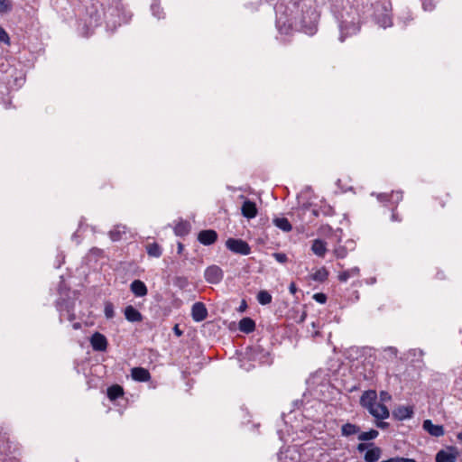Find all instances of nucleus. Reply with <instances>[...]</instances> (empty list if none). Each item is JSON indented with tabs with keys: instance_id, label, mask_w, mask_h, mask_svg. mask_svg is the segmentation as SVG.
Masks as SVG:
<instances>
[{
	"instance_id": "4",
	"label": "nucleus",
	"mask_w": 462,
	"mask_h": 462,
	"mask_svg": "<svg viewBox=\"0 0 462 462\" xmlns=\"http://www.w3.org/2000/svg\"><path fill=\"white\" fill-rule=\"evenodd\" d=\"M459 455V451L456 447L450 446L444 449H440L435 457L436 462H456Z\"/></svg>"
},
{
	"instance_id": "17",
	"label": "nucleus",
	"mask_w": 462,
	"mask_h": 462,
	"mask_svg": "<svg viewBox=\"0 0 462 462\" xmlns=\"http://www.w3.org/2000/svg\"><path fill=\"white\" fill-rule=\"evenodd\" d=\"M238 328L245 334L252 333L255 329V322L251 318H243L238 323Z\"/></svg>"
},
{
	"instance_id": "12",
	"label": "nucleus",
	"mask_w": 462,
	"mask_h": 462,
	"mask_svg": "<svg viewBox=\"0 0 462 462\" xmlns=\"http://www.w3.org/2000/svg\"><path fill=\"white\" fill-rule=\"evenodd\" d=\"M368 411L377 420H383L389 417V411L387 407L378 402L374 406L370 408Z\"/></svg>"
},
{
	"instance_id": "2",
	"label": "nucleus",
	"mask_w": 462,
	"mask_h": 462,
	"mask_svg": "<svg viewBox=\"0 0 462 462\" xmlns=\"http://www.w3.org/2000/svg\"><path fill=\"white\" fill-rule=\"evenodd\" d=\"M226 247L236 254L248 255L251 254V246L249 244L240 238H228L226 241Z\"/></svg>"
},
{
	"instance_id": "18",
	"label": "nucleus",
	"mask_w": 462,
	"mask_h": 462,
	"mask_svg": "<svg viewBox=\"0 0 462 462\" xmlns=\"http://www.w3.org/2000/svg\"><path fill=\"white\" fill-rule=\"evenodd\" d=\"M124 388L119 384H113L106 390L107 398L114 402L124 395Z\"/></svg>"
},
{
	"instance_id": "26",
	"label": "nucleus",
	"mask_w": 462,
	"mask_h": 462,
	"mask_svg": "<svg viewBox=\"0 0 462 462\" xmlns=\"http://www.w3.org/2000/svg\"><path fill=\"white\" fill-rule=\"evenodd\" d=\"M359 268L358 267H354V268H351V269H348V270H346L342 273H339L338 275V280L341 282H347V280L350 278V277H353V276H356L359 274Z\"/></svg>"
},
{
	"instance_id": "46",
	"label": "nucleus",
	"mask_w": 462,
	"mask_h": 462,
	"mask_svg": "<svg viewBox=\"0 0 462 462\" xmlns=\"http://www.w3.org/2000/svg\"><path fill=\"white\" fill-rule=\"evenodd\" d=\"M339 28H340V37H339V40L340 42H344L345 41V38H346V35L344 34V27H343V23H340L339 25Z\"/></svg>"
},
{
	"instance_id": "53",
	"label": "nucleus",
	"mask_w": 462,
	"mask_h": 462,
	"mask_svg": "<svg viewBox=\"0 0 462 462\" xmlns=\"http://www.w3.org/2000/svg\"><path fill=\"white\" fill-rule=\"evenodd\" d=\"M259 427H260V423L252 422V428H249L248 430H258Z\"/></svg>"
},
{
	"instance_id": "7",
	"label": "nucleus",
	"mask_w": 462,
	"mask_h": 462,
	"mask_svg": "<svg viewBox=\"0 0 462 462\" xmlns=\"http://www.w3.org/2000/svg\"><path fill=\"white\" fill-rule=\"evenodd\" d=\"M191 317L196 322H201L208 317V310L203 302H195L191 307Z\"/></svg>"
},
{
	"instance_id": "21",
	"label": "nucleus",
	"mask_w": 462,
	"mask_h": 462,
	"mask_svg": "<svg viewBox=\"0 0 462 462\" xmlns=\"http://www.w3.org/2000/svg\"><path fill=\"white\" fill-rule=\"evenodd\" d=\"M145 248H146V253L150 257L159 258L162 254V249L161 245L156 242L148 244L145 246Z\"/></svg>"
},
{
	"instance_id": "48",
	"label": "nucleus",
	"mask_w": 462,
	"mask_h": 462,
	"mask_svg": "<svg viewBox=\"0 0 462 462\" xmlns=\"http://www.w3.org/2000/svg\"><path fill=\"white\" fill-rule=\"evenodd\" d=\"M289 291H290V292H291V293H292V294H294V293L296 292L297 288H296V285H295L293 282H291V283L290 284V286H289Z\"/></svg>"
},
{
	"instance_id": "31",
	"label": "nucleus",
	"mask_w": 462,
	"mask_h": 462,
	"mask_svg": "<svg viewBox=\"0 0 462 462\" xmlns=\"http://www.w3.org/2000/svg\"><path fill=\"white\" fill-rule=\"evenodd\" d=\"M347 246L344 245H337L334 249V254L338 259H344L347 255Z\"/></svg>"
},
{
	"instance_id": "63",
	"label": "nucleus",
	"mask_w": 462,
	"mask_h": 462,
	"mask_svg": "<svg viewBox=\"0 0 462 462\" xmlns=\"http://www.w3.org/2000/svg\"><path fill=\"white\" fill-rule=\"evenodd\" d=\"M356 389V387H352L349 391L353 392Z\"/></svg>"
},
{
	"instance_id": "52",
	"label": "nucleus",
	"mask_w": 462,
	"mask_h": 462,
	"mask_svg": "<svg viewBox=\"0 0 462 462\" xmlns=\"http://www.w3.org/2000/svg\"><path fill=\"white\" fill-rule=\"evenodd\" d=\"M183 249H184V245H183V244H182V243H180V242H179V243H178V252H177V253H178L179 254H180L182 253Z\"/></svg>"
},
{
	"instance_id": "10",
	"label": "nucleus",
	"mask_w": 462,
	"mask_h": 462,
	"mask_svg": "<svg viewBox=\"0 0 462 462\" xmlns=\"http://www.w3.org/2000/svg\"><path fill=\"white\" fill-rule=\"evenodd\" d=\"M241 213L248 219L255 217L258 213L255 202L246 199L241 207Z\"/></svg>"
},
{
	"instance_id": "43",
	"label": "nucleus",
	"mask_w": 462,
	"mask_h": 462,
	"mask_svg": "<svg viewBox=\"0 0 462 462\" xmlns=\"http://www.w3.org/2000/svg\"><path fill=\"white\" fill-rule=\"evenodd\" d=\"M344 245L347 246L348 251H353L356 247V242L352 239H348L346 241Z\"/></svg>"
},
{
	"instance_id": "39",
	"label": "nucleus",
	"mask_w": 462,
	"mask_h": 462,
	"mask_svg": "<svg viewBox=\"0 0 462 462\" xmlns=\"http://www.w3.org/2000/svg\"><path fill=\"white\" fill-rule=\"evenodd\" d=\"M320 213L324 216H332L334 209L330 206H324L320 208Z\"/></svg>"
},
{
	"instance_id": "6",
	"label": "nucleus",
	"mask_w": 462,
	"mask_h": 462,
	"mask_svg": "<svg viewBox=\"0 0 462 462\" xmlns=\"http://www.w3.org/2000/svg\"><path fill=\"white\" fill-rule=\"evenodd\" d=\"M90 345L95 351L103 352L107 348V339L100 332H95L90 337Z\"/></svg>"
},
{
	"instance_id": "45",
	"label": "nucleus",
	"mask_w": 462,
	"mask_h": 462,
	"mask_svg": "<svg viewBox=\"0 0 462 462\" xmlns=\"http://www.w3.org/2000/svg\"><path fill=\"white\" fill-rule=\"evenodd\" d=\"M368 446H369L368 444H365V443H360V444H358V446H357V449H358L360 452H363V451H365V449H367V448H368Z\"/></svg>"
},
{
	"instance_id": "22",
	"label": "nucleus",
	"mask_w": 462,
	"mask_h": 462,
	"mask_svg": "<svg viewBox=\"0 0 462 462\" xmlns=\"http://www.w3.org/2000/svg\"><path fill=\"white\" fill-rule=\"evenodd\" d=\"M422 428L428 433H444L443 426L433 424L431 420H425L423 421Z\"/></svg>"
},
{
	"instance_id": "19",
	"label": "nucleus",
	"mask_w": 462,
	"mask_h": 462,
	"mask_svg": "<svg viewBox=\"0 0 462 462\" xmlns=\"http://www.w3.org/2000/svg\"><path fill=\"white\" fill-rule=\"evenodd\" d=\"M341 433H378L377 430L374 429H369L368 430H361L357 426L346 423L341 426Z\"/></svg>"
},
{
	"instance_id": "51",
	"label": "nucleus",
	"mask_w": 462,
	"mask_h": 462,
	"mask_svg": "<svg viewBox=\"0 0 462 462\" xmlns=\"http://www.w3.org/2000/svg\"><path fill=\"white\" fill-rule=\"evenodd\" d=\"M381 462H400V459L398 457H391L389 459H386V460H383V461H381Z\"/></svg>"
},
{
	"instance_id": "13",
	"label": "nucleus",
	"mask_w": 462,
	"mask_h": 462,
	"mask_svg": "<svg viewBox=\"0 0 462 462\" xmlns=\"http://www.w3.org/2000/svg\"><path fill=\"white\" fill-rule=\"evenodd\" d=\"M132 378L137 382H148L151 379L150 372L143 367H134L131 371Z\"/></svg>"
},
{
	"instance_id": "1",
	"label": "nucleus",
	"mask_w": 462,
	"mask_h": 462,
	"mask_svg": "<svg viewBox=\"0 0 462 462\" xmlns=\"http://www.w3.org/2000/svg\"><path fill=\"white\" fill-rule=\"evenodd\" d=\"M319 14L312 7L302 9L301 17L300 19V29L309 35H312L317 31Z\"/></svg>"
},
{
	"instance_id": "61",
	"label": "nucleus",
	"mask_w": 462,
	"mask_h": 462,
	"mask_svg": "<svg viewBox=\"0 0 462 462\" xmlns=\"http://www.w3.org/2000/svg\"><path fill=\"white\" fill-rule=\"evenodd\" d=\"M389 350H390L391 352H393L394 355H396V354H397V349H396L395 347L391 346V347H389Z\"/></svg>"
},
{
	"instance_id": "38",
	"label": "nucleus",
	"mask_w": 462,
	"mask_h": 462,
	"mask_svg": "<svg viewBox=\"0 0 462 462\" xmlns=\"http://www.w3.org/2000/svg\"><path fill=\"white\" fill-rule=\"evenodd\" d=\"M276 24H277V27L279 29V31L282 32V33H284V34H288L289 32L291 31V25H288L286 26L285 23H283V25H281L280 23V21H277L276 22Z\"/></svg>"
},
{
	"instance_id": "59",
	"label": "nucleus",
	"mask_w": 462,
	"mask_h": 462,
	"mask_svg": "<svg viewBox=\"0 0 462 462\" xmlns=\"http://www.w3.org/2000/svg\"><path fill=\"white\" fill-rule=\"evenodd\" d=\"M387 424L383 421H378L377 426L383 429Z\"/></svg>"
},
{
	"instance_id": "44",
	"label": "nucleus",
	"mask_w": 462,
	"mask_h": 462,
	"mask_svg": "<svg viewBox=\"0 0 462 462\" xmlns=\"http://www.w3.org/2000/svg\"><path fill=\"white\" fill-rule=\"evenodd\" d=\"M377 435H358L360 440H371L374 439Z\"/></svg>"
},
{
	"instance_id": "27",
	"label": "nucleus",
	"mask_w": 462,
	"mask_h": 462,
	"mask_svg": "<svg viewBox=\"0 0 462 462\" xmlns=\"http://www.w3.org/2000/svg\"><path fill=\"white\" fill-rule=\"evenodd\" d=\"M375 17L377 23L384 29L393 25L392 17L388 14H383Z\"/></svg>"
},
{
	"instance_id": "11",
	"label": "nucleus",
	"mask_w": 462,
	"mask_h": 462,
	"mask_svg": "<svg viewBox=\"0 0 462 462\" xmlns=\"http://www.w3.org/2000/svg\"><path fill=\"white\" fill-rule=\"evenodd\" d=\"M130 291L136 297H143L148 293L147 286L141 280H134L130 284Z\"/></svg>"
},
{
	"instance_id": "15",
	"label": "nucleus",
	"mask_w": 462,
	"mask_h": 462,
	"mask_svg": "<svg viewBox=\"0 0 462 462\" xmlns=\"http://www.w3.org/2000/svg\"><path fill=\"white\" fill-rule=\"evenodd\" d=\"M125 317L130 322H140L143 320L142 313L132 305H128L125 309Z\"/></svg>"
},
{
	"instance_id": "42",
	"label": "nucleus",
	"mask_w": 462,
	"mask_h": 462,
	"mask_svg": "<svg viewBox=\"0 0 462 462\" xmlns=\"http://www.w3.org/2000/svg\"><path fill=\"white\" fill-rule=\"evenodd\" d=\"M302 404H303V401L302 400H295V401H293L292 402V409L291 410V411H292L294 410L300 409Z\"/></svg>"
},
{
	"instance_id": "9",
	"label": "nucleus",
	"mask_w": 462,
	"mask_h": 462,
	"mask_svg": "<svg viewBox=\"0 0 462 462\" xmlns=\"http://www.w3.org/2000/svg\"><path fill=\"white\" fill-rule=\"evenodd\" d=\"M377 402V394L374 390L365 391L360 398V404L369 410Z\"/></svg>"
},
{
	"instance_id": "64",
	"label": "nucleus",
	"mask_w": 462,
	"mask_h": 462,
	"mask_svg": "<svg viewBox=\"0 0 462 462\" xmlns=\"http://www.w3.org/2000/svg\"><path fill=\"white\" fill-rule=\"evenodd\" d=\"M457 437L462 439V435H457Z\"/></svg>"
},
{
	"instance_id": "32",
	"label": "nucleus",
	"mask_w": 462,
	"mask_h": 462,
	"mask_svg": "<svg viewBox=\"0 0 462 462\" xmlns=\"http://www.w3.org/2000/svg\"><path fill=\"white\" fill-rule=\"evenodd\" d=\"M13 10V2L11 0H0V14H6Z\"/></svg>"
},
{
	"instance_id": "49",
	"label": "nucleus",
	"mask_w": 462,
	"mask_h": 462,
	"mask_svg": "<svg viewBox=\"0 0 462 462\" xmlns=\"http://www.w3.org/2000/svg\"><path fill=\"white\" fill-rule=\"evenodd\" d=\"M423 8L424 10L426 11H431L433 9V5L430 3V4H426L425 2L423 3Z\"/></svg>"
},
{
	"instance_id": "56",
	"label": "nucleus",
	"mask_w": 462,
	"mask_h": 462,
	"mask_svg": "<svg viewBox=\"0 0 462 462\" xmlns=\"http://www.w3.org/2000/svg\"><path fill=\"white\" fill-rule=\"evenodd\" d=\"M246 307H247V305H246L245 300H243V301H242V304H241V306H240V308H239V310L243 311V310H245V308H246Z\"/></svg>"
},
{
	"instance_id": "3",
	"label": "nucleus",
	"mask_w": 462,
	"mask_h": 462,
	"mask_svg": "<svg viewBox=\"0 0 462 462\" xmlns=\"http://www.w3.org/2000/svg\"><path fill=\"white\" fill-rule=\"evenodd\" d=\"M204 278L209 284H218L224 278V272L218 265L212 264L206 268Z\"/></svg>"
},
{
	"instance_id": "30",
	"label": "nucleus",
	"mask_w": 462,
	"mask_h": 462,
	"mask_svg": "<svg viewBox=\"0 0 462 462\" xmlns=\"http://www.w3.org/2000/svg\"><path fill=\"white\" fill-rule=\"evenodd\" d=\"M173 285L180 290H185L189 285V282L185 276H176L173 278Z\"/></svg>"
},
{
	"instance_id": "8",
	"label": "nucleus",
	"mask_w": 462,
	"mask_h": 462,
	"mask_svg": "<svg viewBox=\"0 0 462 462\" xmlns=\"http://www.w3.org/2000/svg\"><path fill=\"white\" fill-rule=\"evenodd\" d=\"M56 308L60 312L66 311L68 314V319L72 321L76 319V315L74 313L73 303L69 300L66 299H59L56 301Z\"/></svg>"
},
{
	"instance_id": "25",
	"label": "nucleus",
	"mask_w": 462,
	"mask_h": 462,
	"mask_svg": "<svg viewBox=\"0 0 462 462\" xmlns=\"http://www.w3.org/2000/svg\"><path fill=\"white\" fill-rule=\"evenodd\" d=\"M328 272L325 267L318 269L310 275L311 280L319 282H323L328 279Z\"/></svg>"
},
{
	"instance_id": "47",
	"label": "nucleus",
	"mask_w": 462,
	"mask_h": 462,
	"mask_svg": "<svg viewBox=\"0 0 462 462\" xmlns=\"http://www.w3.org/2000/svg\"><path fill=\"white\" fill-rule=\"evenodd\" d=\"M173 331L178 337H180L183 334L182 330L180 329L178 325L174 326Z\"/></svg>"
},
{
	"instance_id": "50",
	"label": "nucleus",
	"mask_w": 462,
	"mask_h": 462,
	"mask_svg": "<svg viewBox=\"0 0 462 462\" xmlns=\"http://www.w3.org/2000/svg\"><path fill=\"white\" fill-rule=\"evenodd\" d=\"M306 316H307L306 312H305V311H303V312L301 313V315H300V319H299V320H298L297 322H298V323H302V322H304V320H305V319H306Z\"/></svg>"
},
{
	"instance_id": "54",
	"label": "nucleus",
	"mask_w": 462,
	"mask_h": 462,
	"mask_svg": "<svg viewBox=\"0 0 462 462\" xmlns=\"http://www.w3.org/2000/svg\"><path fill=\"white\" fill-rule=\"evenodd\" d=\"M381 397H382V400H385L386 398L387 399H391V396L386 392H382L381 393Z\"/></svg>"
},
{
	"instance_id": "35",
	"label": "nucleus",
	"mask_w": 462,
	"mask_h": 462,
	"mask_svg": "<svg viewBox=\"0 0 462 462\" xmlns=\"http://www.w3.org/2000/svg\"><path fill=\"white\" fill-rule=\"evenodd\" d=\"M0 42L5 43L6 45H10V37L6 31L0 26Z\"/></svg>"
},
{
	"instance_id": "37",
	"label": "nucleus",
	"mask_w": 462,
	"mask_h": 462,
	"mask_svg": "<svg viewBox=\"0 0 462 462\" xmlns=\"http://www.w3.org/2000/svg\"><path fill=\"white\" fill-rule=\"evenodd\" d=\"M273 257L280 263H285L288 261V257L284 253H273Z\"/></svg>"
},
{
	"instance_id": "20",
	"label": "nucleus",
	"mask_w": 462,
	"mask_h": 462,
	"mask_svg": "<svg viewBox=\"0 0 462 462\" xmlns=\"http://www.w3.org/2000/svg\"><path fill=\"white\" fill-rule=\"evenodd\" d=\"M189 231L190 224L185 220H180L174 227V233L177 236H185Z\"/></svg>"
},
{
	"instance_id": "5",
	"label": "nucleus",
	"mask_w": 462,
	"mask_h": 462,
	"mask_svg": "<svg viewBox=\"0 0 462 462\" xmlns=\"http://www.w3.org/2000/svg\"><path fill=\"white\" fill-rule=\"evenodd\" d=\"M218 235L217 231L214 229H205L201 230L198 234V241L202 244L203 245H211L215 244L217 240Z\"/></svg>"
},
{
	"instance_id": "41",
	"label": "nucleus",
	"mask_w": 462,
	"mask_h": 462,
	"mask_svg": "<svg viewBox=\"0 0 462 462\" xmlns=\"http://www.w3.org/2000/svg\"><path fill=\"white\" fill-rule=\"evenodd\" d=\"M377 197V199L381 202H383V201H390L391 199V197H390V194L389 193H378L376 195Z\"/></svg>"
},
{
	"instance_id": "58",
	"label": "nucleus",
	"mask_w": 462,
	"mask_h": 462,
	"mask_svg": "<svg viewBox=\"0 0 462 462\" xmlns=\"http://www.w3.org/2000/svg\"><path fill=\"white\" fill-rule=\"evenodd\" d=\"M22 81H24V79H23V78L17 79V78H16V79H15V85H19V86H21Z\"/></svg>"
},
{
	"instance_id": "23",
	"label": "nucleus",
	"mask_w": 462,
	"mask_h": 462,
	"mask_svg": "<svg viewBox=\"0 0 462 462\" xmlns=\"http://www.w3.org/2000/svg\"><path fill=\"white\" fill-rule=\"evenodd\" d=\"M273 224L284 232H290L292 229L291 224L286 217H275L273 219Z\"/></svg>"
},
{
	"instance_id": "28",
	"label": "nucleus",
	"mask_w": 462,
	"mask_h": 462,
	"mask_svg": "<svg viewBox=\"0 0 462 462\" xmlns=\"http://www.w3.org/2000/svg\"><path fill=\"white\" fill-rule=\"evenodd\" d=\"M125 226H117L109 232V237L114 242L119 241L122 238V234H125Z\"/></svg>"
},
{
	"instance_id": "14",
	"label": "nucleus",
	"mask_w": 462,
	"mask_h": 462,
	"mask_svg": "<svg viewBox=\"0 0 462 462\" xmlns=\"http://www.w3.org/2000/svg\"><path fill=\"white\" fill-rule=\"evenodd\" d=\"M393 415L395 419L403 420L413 415V409L411 406H399L393 410Z\"/></svg>"
},
{
	"instance_id": "33",
	"label": "nucleus",
	"mask_w": 462,
	"mask_h": 462,
	"mask_svg": "<svg viewBox=\"0 0 462 462\" xmlns=\"http://www.w3.org/2000/svg\"><path fill=\"white\" fill-rule=\"evenodd\" d=\"M390 202H393L397 207V204L402 199V191H392L390 193Z\"/></svg>"
},
{
	"instance_id": "57",
	"label": "nucleus",
	"mask_w": 462,
	"mask_h": 462,
	"mask_svg": "<svg viewBox=\"0 0 462 462\" xmlns=\"http://www.w3.org/2000/svg\"><path fill=\"white\" fill-rule=\"evenodd\" d=\"M72 328L76 330L79 329L81 328V324L79 322H76L72 325Z\"/></svg>"
},
{
	"instance_id": "62",
	"label": "nucleus",
	"mask_w": 462,
	"mask_h": 462,
	"mask_svg": "<svg viewBox=\"0 0 462 462\" xmlns=\"http://www.w3.org/2000/svg\"><path fill=\"white\" fill-rule=\"evenodd\" d=\"M155 8H159V6H156L154 5H152V10L153 11V13L155 12Z\"/></svg>"
},
{
	"instance_id": "16",
	"label": "nucleus",
	"mask_w": 462,
	"mask_h": 462,
	"mask_svg": "<svg viewBox=\"0 0 462 462\" xmlns=\"http://www.w3.org/2000/svg\"><path fill=\"white\" fill-rule=\"evenodd\" d=\"M311 251L319 257H324L327 252V243L319 238L313 240Z\"/></svg>"
},
{
	"instance_id": "36",
	"label": "nucleus",
	"mask_w": 462,
	"mask_h": 462,
	"mask_svg": "<svg viewBox=\"0 0 462 462\" xmlns=\"http://www.w3.org/2000/svg\"><path fill=\"white\" fill-rule=\"evenodd\" d=\"M313 300L320 304H325L327 302L328 297L323 292H317L313 295Z\"/></svg>"
},
{
	"instance_id": "29",
	"label": "nucleus",
	"mask_w": 462,
	"mask_h": 462,
	"mask_svg": "<svg viewBox=\"0 0 462 462\" xmlns=\"http://www.w3.org/2000/svg\"><path fill=\"white\" fill-rule=\"evenodd\" d=\"M258 302L261 305H267L272 302L273 297L269 291L263 290L260 291L256 296Z\"/></svg>"
},
{
	"instance_id": "24",
	"label": "nucleus",
	"mask_w": 462,
	"mask_h": 462,
	"mask_svg": "<svg viewBox=\"0 0 462 462\" xmlns=\"http://www.w3.org/2000/svg\"><path fill=\"white\" fill-rule=\"evenodd\" d=\"M381 457V449L374 447L366 451L365 454V460L366 462H376Z\"/></svg>"
},
{
	"instance_id": "60",
	"label": "nucleus",
	"mask_w": 462,
	"mask_h": 462,
	"mask_svg": "<svg viewBox=\"0 0 462 462\" xmlns=\"http://www.w3.org/2000/svg\"><path fill=\"white\" fill-rule=\"evenodd\" d=\"M312 213H313V215H315L316 217H319V214H321V213H320V208H319V210H317V209H313Z\"/></svg>"
},
{
	"instance_id": "55",
	"label": "nucleus",
	"mask_w": 462,
	"mask_h": 462,
	"mask_svg": "<svg viewBox=\"0 0 462 462\" xmlns=\"http://www.w3.org/2000/svg\"><path fill=\"white\" fill-rule=\"evenodd\" d=\"M399 459H400V462H417L416 460H414L412 458L399 457Z\"/></svg>"
},
{
	"instance_id": "40",
	"label": "nucleus",
	"mask_w": 462,
	"mask_h": 462,
	"mask_svg": "<svg viewBox=\"0 0 462 462\" xmlns=\"http://www.w3.org/2000/svg\"><path fill=\"white\" fill-rule=\"evenodd\" d=\"M391 220L393 221V222H401L402 221V217L399 216V214L396 212V206H394L393 208H392V216H391Z\"/></svg>"
},
{
	"instance_id": "34",
	"label": "nucleus",
	"mask_w": 462,
	"mask_h": 462,
	"mask_svg": "<svg viewBox=\"0 0 462 462\" xmlns=\"http://www.w3.org/2000/svg\"><path fill=\"white\" fill-rule=\"evenodd\" d=\"M104 312H105V316H106V319H113L114 316H115V310H114L113 304L110 303V302H107L105 305Z\"/></svg>"
}]
</instances>
